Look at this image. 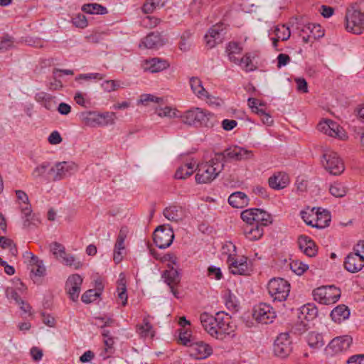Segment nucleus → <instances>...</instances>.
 <instances>
[{"instance_id": "f257e3e1", "label": "nucleus", "mask_w": 364, "mask_h": 364, "mask_svg": "<svg viewBox=\"0 0 364 364\" xmlns=\"http://www.w3.org/2000/svg\"><path fill=\"white\" fill-rule=\"evenodd\" d=\"M180 119L183 124L193 127L213 128L218 123L215 114L200 107H192L181 113Z\"/></svg>"}, {"instance_id": "f03ea898", "label": "nucleus", "mask_w": 364, "mask_h": 364, "mask_svg": "<svg viewBox=\"0 0 364 364\" xmlns=\"http://www.w3.org/2000/svg\"><path fill=\"white\" fill-rule=\"evenodd\" d=\"M223 168V164L217 161L215 156L208 162L202 163L197 167L196 181L198 183H208L219 175Z\"/></svg>"}, {"instance_id": "7ed1b4c3", "label": "nucleus", "mask_w": 364, "mask_h": 364, "mask_svg": "<svg viewBox=\"0 0 364 364\" xmlns=\"http://www.w3.org/2000/svg\"><path fill=\"white\" fill-rule=\"evenodd\" d=\"M231 251L236 252V247L232 242H228L223 246V254L228 255L227 263L228 264L230 272L233 274H245L248 269L247 257L237 258L235 254L232 255Z\"/></svg>"}, {"instance_id": "20e7f679", "label": "nucleus", "mask_w": 364, "mask_h": 364, "mask_svg": "<svg viewBox=\"0 0 364 364\" xmlns=\"http://www.w3.org/2000/svg\"><path fill=\"white\" fill-rule=\"evenodd\" d=\"M267 289L274 301H285L290 292L289 283L282 278H273L268 284Z\"/></svg>"}, {"instance_id": "39448f33", "label": "nucleus", "mask_w": 364, "mask_h": 364, "mask_svg": "<svg viewBox=\"0 0 364 364\" xmlns=\"http://www.w3.org/2000/svg\"><path fill=\"white\" fill-rule=\"evenodd\" d=\"M254 154L250 150L245 148L235 146L225 149L223 152L215 154V159L217 161L224 162L232 161H242L252 159Z\"/></svg>"}, {"instance_id": "423d86ee", "label": "nucleus", "mask_w": 364, "mask_h": 364, "mask_svg": "<svg viewBox=\"0 0 364 364\" xmlns=\"http://www.w3.org/2000/svg\"><path fill=\"white\" fill-rule=\"evenodd\" d=\"M16 195L19 203V208L23 215V227L29 228L31 225H36L39 223L36 216L32 214L31 205L29 203L28 195L21 190L16 191Z\"/></svg>"}, {"instance_id": "0eeeda50", "label": "nucleus", "mask_w": 364, "mask_h": 364, "mask_svg": "<svg viewBox=\"0 0 364 364\" xmlns=\"http://www.w3.org/2000/svg\"><path fill=\"white\" fill-rule=\"evenodd\" d=\"M314 299L321 304L336 303L341 296V290L334 286H323L313 291Z\"/></svg>"}, {"instance_id": "6e6552de", "label": "nucleus", "mask_w": 364, "mask_h": 364, "mask_svg": "<svg viewBox=\"0 0 364 364\" xmlns=\"http://www.w3.org/2000/svg\"><path fill=\"white\" fill-rule=\"evenodd\" d=\"M346 28L348 32L360 34L364 30V13L354 9H348L346 14Z\"/></svg>"}, {"instance_id": "1a4fd4ad", "label": "nucleus", "mask_w": 364, "mask_h": 364, "mask_svg": "<svg viewBox=\"0 0 364 364\" xmlns=\"http://www.w3.org/2000/svg\"><path fill=\"white\" fill-rule=\"evenodd\" d=\"M77 171V166L73 161L58 162L52 167L48 174L52 176L53 181L63 180L74 174Z\"/></svg>"}, {"instance_id": "9d476101", "label": "nucleus", "mask_w": 364, "mask_h": 364, "mask_svg": "<svg viewBox=\"0 0 364 364\" xmlns=\"http://www.w3.org/2000/svg\"><path fill=\"white\" fill-rule=\"evenodd\" d=\"M174 238L173 229L170 225H160L154 232V241L156 245L160 249H165L169 247Z\"/></svg>"}, {"instance_id": "9b49d317", "label": "nucleus", "mask_w": 364, "mask_h": 364, "mask_svg": "<svg viewBox=\"0 0 364 364\" xmlns=\"http://www.w3.org/2000/svg\"><path fill=\"white\" fill-rule=\"evenodd\" d=\"M217 319L219 324V333L217 334V339L223 341L227 336L234 335L232 334L235 331V326L232 324L231 317L223 311L216 314Z\"/></svg>"}, {"instance_id": "f8f14e48", "label": "nucleus", "mask_w": 364, "mask_h": 364, "mask_svg": "<svg viewBox=\"0 0 364 364\" xmlns=\"http://www.w3.org/2000/svg\"><path fill=\"white\" fill-rule=\"evenodd\" d=\"M323 164L333 175H339L344 171V164L337 153L330 151L323 154Z\"/></svg>"}, {"instance_id": "ddd939ff", "label": "nucleus", "mask_w": 364, "mask_h": 364, "mask_svg": "<svg viewBox=\"0 0 364 364\" xmlns=\"http://www.w3.org/2000/svg\"><path fill=\"white\" fill-rule=\"evenodd\" d=\"M317 129L319 132L331 137L338 138L342 140L346 139L347 137L343 129L336 122L331 119H326L318 123Z\"/></svg>"}, {"instance_id": "4468645a", "label": "nucleus", "mask_w": 364, "mask_h": 364, "mask_svg": "<svg viewBox=\"0 0 364 364\" xmlns=\"http://www.w3.org/2000/svg\"><path fill=\"white\" fill-rule=\"evenodd\" d=\"M291 341L288 333H282L276 338L274 344V353L280 358L287 357L291 352Z\"/></svg>"}, {"instance_id": "2eb2a0df", "label": "nucleus", "mask_w": 364, "mask_h": 364, "mask_svg": "<svg viewBox=\"0 0 364 364\" xmlns=\"http://www.w3.org/2000/svg\"><path fill=\"white\" fill-rule=\"evenodd\" d=\"M253 316L258 322L268 324L273 322L276 313L270 305L261 303L255 308Z\"/></svg>"}, {"instance_id": "dca6fc26", "label": "nucleus", "mask_w": 364, "mask_h": 364, "mask_svg": "<svg viewBox=\"0 0 364 364\" xmlns=\"http://www.w3.org/2000/svg\"><path fill=\"white\" fill-rule=\"evenodd\" d=\"M116 118V114L114 112H105V113H95L89 112L83 118L85 124L90 127H95L97 124H100L102 122L100 119L106 120L105 124H114Z\"/></svg>"}, {"instance_id": "f3484780", "label": "nucleus", "mask_w": 364, "mask_h": 364, "mask_svg": "<svg viewBox=\"0 0 364 364\" xmlns=\"http://www.w3.org/2000/svg\"><path fill=\"white\" fill-rule=\"evenodd\" d=\"M82 283V278L79 274H73L68 277L65 289L71 300L75 301L78 299Z\"/></svg>"}, {"instance_id": "a211bd4d", "label": "nucleus", "mask_w": 364, "mask_h": 364, "mask_svg": "<svg viewBox=\"0 0 364 364\" xmlns=\"http://www.w3.org/2000/svg\"><path fill=\"white\" fill-rule=\"evenodd\" d=\"M129 229L127 227H122L114 245L113 259L116 264L119 263L123 257V252L125 250L124 241L127 237Z\"/></svg>"}, {"instance_id": "6ab92c4d", "label": "nucleus", "mask_w": 364, "mask_h": 364, "mask_svg": "<svg viewBox=\"0 0 364 364\" xmlns=\"http://www.w3.org/2000/svg\"><path fill=\"white\" fill-rule=\"evenodd\" d=\"M200 320L205 331L217 339L218 332L219 333V321H218L217 316H213L207 313H203L200 315Z\"/></svg>"}, {"instance_id": "aec40b11", "label": "nucleus", "mask_w": 364, "mask_h": 364, "mask_svg": "<svg viewBox=\"0 0 364 364\" xmlns=\"http://www.w3.org/2000/svg\"><path fill=\"white\" fill-rule=\"evenodd\" d=\"M364 267L363 257L355 252L350 253L344 261L345 269L351 273L358 272Z\"/></svg>"}, {"instance_id": "412c9836", "label": "nucleus", "mask_w": 364, "mask_h": 364, "mask_svg": "<svg viewBox=\"0 0 364 364\" xmlns=\"http://www.w3.org/2000/svg\"><path fill=\"white\" fill-rule=\"evenodd\" d=\"M353 339L349 336H343L333 338L328 346V350L333 353H338L348 350L352 344Z\"/></svg>"}, {"instance_id": "4be33fe9", "label": "nucleus", "mask_w": 364, "mask_h": 364, "mask_svg": "<svg viewBox=\"0 0 364 364\" xmlns=\"http://www.w3.org/2000/svg\"><path fill=\"white\" fill-rule=\"evenodd\" d=\"M168 267L169 269L164 272L163 277L166 283L169 286L173 294L176 297H178V291L175 289V287L178 286L181 282L180 274L178 272L173 268V267H171L170 264H168Z\"/></svg>"}, {"instance_id": "5701e85b", "label": "nucleus", "mask_w": 364, "mask_h": 364, "mask_svg": "<svg viewBox=\"0 0 364 364\" xmlns=\"http://www.w3.org/2000/svg\"><path fill=\"white\" fill-rule=\"evenodd\" d=\"M165 44V41L158 32H151L141 39L139 48L158 49Z\"/></svg>"}, {"instance_id": "b1692460", "label": "nucleus", "mask_w": 364, "mask_h": 364, "mask_svg": "<svg viewBox=\"0 0 364 364\" xmlns=\"http://www.w3.org/2000/svg\"><path fill=\"white\" fill-rule=\"evenodd\" d=\"M190 355L196 359H203L212 353L211 347L202 342L193 343L189 347Z\"/></svg>"}, {"instance_id": "393cba45", "label": "nucleus", "mask_w": 364, "mask_h": 364, "mask_svg": "<svg viewBox=\"0 0 364 364\" xmlns=\"http://www.w3.org/2000/svg\"><path fill=\"white\" fill-rule=\"evenodd\" d=\"M169 63L164 59L153 58L144 61V70L152 73L161 72L169 67Z\"/></svg>"}, {"instance_id": "a878e982", "label": "nucleus", "mask_w": 364, "mask_h": 364, "mask_svg": "<svg viewBox=\"0 0 364 364\" xmlns=\"http://www.w3.org/2000/svg\"><path fill=\"white\" fill-rule=\"evenodd\" d=\"M163 215L168 220L176 223L183 220L186 217L184 209L176 205L166 207L163 211Z\"/></svg>"}, {"instance_id": "bb28decb", "label": "nucleus", "mask_w": 364, "mask_h": 364, "mask_svg": "<svg viewBox=\"0 0 364 364\" xmlns=\"http://www.w3.org/2000/svg\"><path fill=\"white\" fill-rule=\"evenodd\" d=\"M269 186L274 190H281L286 188L289 183V176L284 172L274 173L268 180Z\"/></svg>"}, {"instance_id": "cd10ccee", "label": "nucleus", "mask_w": 364, "mask_h": 364, "mask_svg": "<svg viewBox=\"0 0 364 364\" xmlns=\"http://www.w3.org/2000/svg\"><path fill=\"white\" fill-rule=\"evenodd\" d=\"M314 220V228L322 229L329 225L331 222L330 213L328 210H323L321 211V208H318L315 212V217H313Z\"/></svg>"}, {"instance_id": "c85d7f7f", "label": "nucleus", "mask_w": 364, "mask_h": 364, "mask_svg": "<svg viewBox=\"0 0 364 364\" xmlns=\"http://www.w3.org/2000/svg\"><path fill=\"white\" fill-rule=\"evenodd\" d=\"M245 237L250 240H259L263 235V227L257 224H246L243 227Z\"/></svg>"}, {"instance_id": "c756f323", "label": "nucleus", "mask_w": 364, "mask_h": 364, "mask_svg": "<svg viewBox=\"0 0 364 364\" xmlns=\"http://www.w3.org/2000/svg\"><path fill=\"white\" fill-rule=\"evenodd\" d=\"M248 198L245 193L237 191L232 193L228 198L229 204L233 208H242L248 204Z\"/></svg>"}, {"instance_id": "7c9ffc66", "label": "nucleus", "mask_w": 364, "mask_h": 364, "mask_svg": "<svg viewBox=\"0 0 364 364\" xmlns=\"http://www.w3.org/2000/svg\"><path fill=\"white\" fill-rule=\"evenodd\" d=\"M149 316L144 317L143 319V322L141 324H137L136 326V332L141 338H154V331L153 329V326L149 322Z\"/></svg>"}, {"instance_id": "2f4dec72", "label": "nucleus", "mask_w": 364, "mask_h": 364, "mask_svg": "<svg viewBox=\"0 0 364 364\" xmlns=\"http://www.w3.org/2000/svg\"><path fill=\"white\" fill-rule=\"evenodd\" d=\"M317 313V309L314 304H307L301 307L299 318L301 321H312L316 317Z\"/></svg>"}, {"instance_id": "473e14b6", "label": "nucleus", "mask_w": 364, "mask_h": 364, "mask_svg": "<svg viewBox=\"0 0 364 364\" xmlns=\"http://www.w3.org/2000/svg\"><path fill=\"white\" fill-rule=\"evenodd\" d=\"M190 85L193 92L200 99L203 100L208 96V91L203 87L200 79L192 77L190 79Z\"/></svg>"}, {"instance_id": "72a5a7b5", "label": "nucleus", "mask_w": 364, "mask_h": 364, "mask_svg": "<svg viewBox=\"0 0 364 364\" xmlns=\"http://www.w3.org/2000/svg\"><path fill=\"white\" fill-rule=\"evenodd\" d=\"M350 315V311L348 307L343 304L338 305L337 307L334 308L331 313V318L336 322H341L344 321L347 318H348Z\"/></svg>"}, {"instance_id": "f704fd0d", "label": "nucleus", "mask_w": 364, "mask_h": 364, "mask_svg": "<svg viewBox=\"0 0 364 364\" xmlns=\"http://www.w3.org/2000/svg\"><path fill=\"white\" fill-rule=\"evenodd\" d=\"M301 32L308 33L313 39L318 38L324 35L321 26L314 23H308L304 25L301 28Z\"/></svg>"}, {"instance_id": "c9c22d12", "label": "nucleus", "mask_w": 364, "mask_h": 364, "mask_svg": "<svg viewBox=\"0 0 364 364\" xmlns=\"http://www.w3.org/2000/svg\"><path fill=\"white\" fill-rule=\"evenodd\" d=\"M255 224L259 225L261 227H264L272 223V217L268 213L259 208H255Z\"/></svg>"}, {"instance_id": "e433bc0d", "label": "nucleus", "mask_w": 364, "mask_h": 364, "mask_svg": "<svg viewBox=\"0 0 364 364\" xmlns=\"http://www.w3.org/2000/svg\"><path fill=\"white\" fill-rule=\"evenodd\" d=\"M82 11L90 14L102 15L108 13L106 7L97 3L84 4L82 6Z\"/></svg>"}, {"instance_id": "4c0bfd02", "label": "nucleus", "mask_w": 364, "mask_h": 364, "mask_svg": "<svg viewBox=\"0 0 364 364\" xmlns=\"http://www.w3.org/2000/svg\"><path fill=\"white\" fill-rule=\"evenodd\" d=\"M194 171V164L188 163L180 166L176 170L174 176L176 179H185L191 176Z\"/></svg>"}, {"instance_id": "58836bf2", "label": "nucleus", "mask_w": 364, "mask_h": 364, "mask_svg": "<svg viewBox=\"0 0 364 364\" xmlns=\"http://www.w3.org/2000/svg\"><path fill=\"white\" fill-rule=\"evenodd\" d=\"M225 28L223 23H216L208 30V36L213 37L218 43H220L225 34Z\"/></svg>"}, {"instance_id": "ea45409f", "label": "nucleus", "mask_w": 364, "mask_h": 364, "mask_svg": "<svg viewBox=\"0 0 364 364\" xmlns=\"http://www.w3.org/2000/svg\"><path fill=\"white\" fill-rule=\"evenodd\" d=\"M307 342L312 348H319L324 345L322 335L316 332H311L308 334Z\"/></svg>"}, {"instance_id": "a19ab883", "label": "nucleus", "mask_w": 364, "mask_h": 364, "mask_svg": "<svg viewBox=\"0 0 364 364\" xmlns=\"http://www.w3.org/2000/svg\"><path fill=\"white\" fill-rule=\"evenodd\" d=\"M117 292L118 299L122 301V304L125 306L127 303V294L124 277H120L117 282Z\"/></svg>"}, {"instance_id": "79ce46f5", "label": "nucleus", "mask_w": 364, "mask_h": 364, "mask_svg": "<svg viewBox=\"0 0 364 364\" xmlns=\"http://www.w3.org/2000/svg\"><path fill=\"white\" fill-rule=\"evenodd\" d=\"M226 307L232 312H236L239 309V301L236 296L230 291L225 294V296Z\"/></svg>"}, {"instance_id": "37998d69", "label": "nucleus", "mask_w": 364, "mask_h": 364, "mask_svg": "<svg viewBox=\"0 0 364 364\" xmlns=\"http://www.w3.org/2000/svg\"><path fill=\"white\" fill-rule=\"evenodd\" d=\"M331 194L337 198H341L346 196L347 189L341 183L335 182L329 188Z\"/></svg>"}, {"instance_id": "c03bdc74", "label": "nucleus", "mask_w": 364, "mask_h": 364, "mask_svg": "<svg viewBox=\"0 0 364 364\" xmlns=\"http://www.w3.org/2000/svg\"><path fill=\"white\" fill-rule=\"evenodd\" d=\"M61 259L64 264L73 267L75 269H78L82 266V263L80 261L70 254L65 253V257H63Z\"/></svg>"}, {"instance_id": "a18cd8bd", "label": "nucleus", "mask_w": 364, "mask_h": 364, "mask_svg": "<svg viewBox=\"0 0 364 364\" xmlns=\"http://www.w3.org/2000/svg\"><path fill=\"white\" fill-rule=\"evenodd\" d=\"M157 114L161 117H178L180 118L181 112L173 109L170 107H165L164 108H160L159 109H156Z\"/></svg>"}, {"instance_id": "49530a36", "label": "nucleus", "mask_w": 364, "mask_h": 364, "mask_svg": "<svg viewBox=\"0 0 364 364\" xmlns=\"http://www.w3.org/2000/svg\"><path fill=\"white\" fill-rule=\"evenodd\" d=\"M50 250L57 259L65 257L66 253L64 246L57 242H53L50 245Z\"/></svg>"}, {"instance_id": "de8ad7c7", "label": "nucleus", "mask_w": 364, "mask_h": 364, "mask_svg": "<svg viewBox=\"0 0 364 364\" xmlns=\"http://www.w3.org/2000/svg\"><path fill=\"white\" fill-rule=\"evenodd\" d=\"M274 33L282 41L288 40L291 36L289 27H287L285 25L277 26L274 29Z\"/></svg>"}, {"instance_id": "09e8293b", "label": "nucleus", "mask_w": 364, "mask_h": 364, "mask_svg": "<svg viewBox=\"0 0 364 364\" xmlns=\"http://www.w3.org/2000/svg\"><path fill=\"white\" fill-rule=\"evenodd\" d=\"M308 268L309 267L307 264H304L299 260H294L290 263V269L297 275H301L308 269Z\"/></svg>"}, {"instance_id": "8fccbe9b", "label": "nucleus", "mask_w": 364, "mask_h": 364, "mask_svg": "<svg viewBox=\"0 0 364 364\" xmlns=\"http://www.w3.org/2000/svg\"><path fill=\"white\" fill-rule=\"evenodd\" d=\"M100 296V292L94 289H89L86 291L82 296V301L86 304H90L96 300Z\"/></svg>"}, {"instance_id": "3c124183", "label": "nucleus", "mask_w": 364, "mask_h": 364, "mask_svg": "<svg viewBox=\"0 0 364 364\" xmlns=\"http://www.w3.org/2000/svg\"><path fill=\"white\" fill-rule=\"evenodd\" d=\"M101 86L105 92H110L120 87V82L113 80H105L102 83Z\"/></svg>"}, {"instance_id": "603ef678", "label": "nucleus", "mask_w": 364, "mask_h": 364, "mask_svg": "<svg viewBox=\"0 0 364 364\" xmlns=\"http://www.w3.org/2000/svg\"><path fill=\"white\" fill-rule=\"evenodd\" d=\"M255 208L247 209L241 213V218L246 224H254L255 223Z\"/></svg>"}, {"instance_id": "864d4df0", "label": "nucleus", "mask_w": 364, "mask_h": 364, "mask_svg": "<svg viewBox=\"0 0 364 364\" xmlns=\"http://www.w3.org/2000/svg\"><path fill=\"white\" fill-rule=\"evenodd\" d=\"M315 208H312L310 212H308L306 210H302L301 212V218L303 219V220L308 225H310V226H312L314 228V220L313 219V217H315V213H314V210H315Z\"/></svg>"}, {"instance_id": "5fc2aeb1", "label": "nucleus", "mask_w": 364, "mask_h": 364, "mask_svg": "<svg viewBox=\"0 0 364 364\" xmlns=\"http://www.w3.org/2000/svg\"><path fill=\"white\" fill-rule=\"evenodd\" d=\"M14 46L13 38L5 35L0 38V51L7 50Z\"/></svg>"}, {"instance_id": "6e6d98bb", "label": "nucleus", "mask_w": 364, "mask_h": 364, "mask_svg": "<svg viewBox=\"0 0 364 364\" xmlns=\"http://www.w3.org/2000/svg\"><path fill=\"white\" fill-rule=\"evenodd\" d=\"M72 22L73 25H75L77 28H84L87 26V21L85 15L82 14H78L75 16Z\"/></svg>"}, {"instance_id": "4d7b16f0", "label": "nucleus", "mask_w": 364, "mask_h": 364, "mask_svg": "<svg viewBox=\"0 0 364 364\" xmlns=\"http://www.w3.org/2000/svg\"><path fill=\"white\" fill-rule=\"evenodd\" d=\"M238 65H242V68L247 72L254 70L252 60L248 55H245L243 58L240 59Z\"/></svg>"}, {"instance_id": "13d9d810", "label": "nucleus", "mask_w": 364, "mask_h": 364, "mask_svg": "<svg viewBox=\"0 0 364 364\" xmlns=\"http://www.w3.org/2000/svg\"><path fill=\"white\" fill-rule=\"evenodd\" d=\"M49 167L48 162H44L41 165L36 166L32 172V176L35 178H38L42 176L46 171L47 168Z\"/></svg>"}, {"instance_id": "bf43d9fd", "label": "nucleus", "mask_w": 364, "mask_h": 364, "mask_svg": "<svg viewBox=\"0 0 364 364\" xmlns=\"http://www.w3.org/2000/svg\"><path fill=\"white\" fill-rule=\"evenodd\" d=\"M191 333L188 331H181L179 333L178 340L180 343L184 346L190 347L192 345V342L190 339Z\"/></svg>"}, {"instance_id": "052dcab7", "label": "nucleus", "mask_w": 364, "mask_h": 364, "mask_svg": "<svg viewBox=\"0 0 364 364\" xmlns=\"http://www.w3.org/2000/svg\"><path fill=\"white\" fill-rule=\"evenodd\" d=\"M6 295L9 299L14 300L16 304L24 305V301L21 299L18 292L14 289H8L6 290Z\"/></svg>"}, {"instance_id": "680f3d73", "label": "nucleus", "mask_w": 364, "mask_h": 364, "mask_svg": "<svg viewBox=\"0 0 364 364\" xmlns=\"http://www.w3.org/2000/svg\"><path fill=\"white\" fill-rule=\"evenodd\" d=\"M162 101V98H159L149 94H144L141 95L139 102H141L143 105H147L149 102L159 103L160 102Z\"/></svg>"}, {"instance_id": "e2e57ef3", "label": "nucleus", "mask_w": 364, "mask_h": 364, "mask_svg": "<svg viewBox=\"0 0 364 364\" xmlns=\"http://www.w3.org/2000/svg\"><path fill=\"white\" fill-rule=\"evenodd\" d=\"M30 269L31 273L35 277H43L46 273V268L43 262L41 264L31 267Z\"/></svg>"}, {"instance_id": "0e129e2a", "label": "nucleus", "mask_w": 364, "mask_h": 364, "mask_svg": "<svg viewBox=\"0 0 364 364\" xmlns=\"http://www.w3.org/2000/svg\"><path fill=\"white\" fill-rule=\"evenodd\" d=\"M295 82L296 84V89L299 92L302 93L308 92V85L304 78H296Z\"/></svg>"}, {"instance_id": "69168bd1", "label": "nucleus", "mask_w": 364, "mask_h": 364, "mask_svg": "<svg viewBox=\"0 0 364 364\" xmlns=\"http://www.w3.org/2000/svg\"><path fill=\"white\" fill-rule=\"evenodd\" d=\"M242 52V48L236 42H230L226 48L227 53L240 54Z\"/></svg>"}, {"instance_id": "338daca9", "label": "nucleus", "mask_w": 364, "mask_h": 364, "mask_svg": "<svg viewBox=\"0 0 364 364\" xmlns=\"http://www.w3.org/2000/svg\"><path fill=\"white\" fill-rule=\"evenodd\" d=\"M208 275L215 279H220L223 277L220 269L214 266H210L208 269Z\"/></svg>"}, {"instance_id": "774afa93", "label": "nucleus", "mask_w": 364, "mask_h": 364, "mask_svg": "<svg viewBox=\"0 0 364 364\" xmlns=\"http://www.w3.org/2000/svg\"><path fill=\"white\" fill-rule=\"evenodd\" d=\"M346 364H364V355L359 354L352 355L348 358Z\"/></svg>"}]
</instances>
